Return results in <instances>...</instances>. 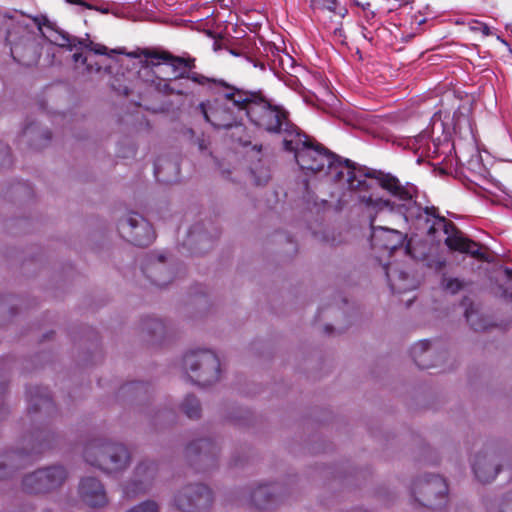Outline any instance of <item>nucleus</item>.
<instances>
[{
	"instance_id": "e433bc0d",
	"label": "nucleus",
	"mask_w": 512,
	"mask_h": 512,
	"mask_svg": "<svg viewBox=\"0 0 512 512\" xmlns=\"http://www.w3.org/2000/svg\"><path fill=\"white\" fill-rule=\"evenodd\" d=\"M312 5L319 6L330 11L336 12L337 0H311Z\"/></svg>"
},
{
	"instance_id": "9d476101",
	"label": "nucleus",
	"mask_w": 512,
	"mask_h": 512,
	"mask_svg": "<svg viewBox=\"0 0 512 512\" xmlns=\"http://www.w3.org/2000/svg\"><path fill=\"white\" fill-rule=\"evenodd\" d=\"M212 503V492L203 484L187 485L174 496V505L182 512H201L208 509Z\"/></svg>"
},
{
	"instance_id": "412c9836",
	"label": "nucleus",
	"mask_w": 512,
	"mask_h": 512,
	"mask_svg": "<svg viewBox=\"0 0 512 512\" xmlns=\"http://www.w3.org/2000/svg\"><path fill=\"white\" fill-rule=\"evenodd\" d=\"M142 54L151 60L152 65H159L160 61H164L169 63L171 66L173 77L171 78L173 81L178 80L179 78H175V75L180 73L181 71H186L184 69L183 64H180L178 60H181V57L173 56L169 52H155L150 50H144Z\"/></svg>"
},
{
	"instance_id": "dca6fc26",
	"label": "nucleus",
	"mask_w": 512,
	"mask_h": 512,
	"mask_svg": "<svg viewBox=\"0 0 512 512\" xmlns=\"http://www.w3.org/2000/svg\"><path fill=\"white\" fill-rule=\"evenodd\" d=\"M78 495L86 505L92 508H103L109 503L104 485L93 476L81 478L78 485Z\"/></svg>"
},
{
	"instance_id": "f03ea898",
	"label": "nucleus",
	"mask_w": 512,
	"mask_h": 512,
	"mask_svg": "<svg viewBox=\"0 0 512 512\" xmlns=\"http://www.w3.org/2000/svg\"><path fill=\"white\" fill-rule=\"evenodd\" d=\"M286 151L293 152L294 157L303 171L317 173L327 168L337 182H342L348 190L367 191V180L358 177L349 160L345 165L324 146L315 144L299 130L291 138L283 139Z\"/></svg>"
},
{
	"instance_id": "423d86ee",
	"label": "nucleus",
	"mask_w": 512,
	"mask_h": 512,
	"mask_svg": "<svg viewBox=\"0 0 512 512\" xmlns=\"http://www.w3.org/2000/svg\"><path fill=\"white\" fill-rule=\"evenodd\" d=\"M183 368L190 380L201 386L211 385L220 377L219 359L214 352L207 349L186 353Z\"/></svg>"
},
{
	"instance_id": "37998d69",
	"label": "nucleus",
	"mask_w": 512,
	"mask_h": 512,
	"mask_svg": "<svg viewBox=\"0 0 512 512\" xmlns=\"http://www.w3.org/2000/svg\"><path fill=\"white\" fill-rule=\"evenodd\" d=\"M66 1H67L68 3H70V4H78V5H82V6L86 7V8H88V9H92V8H93L91 5H89V4H87V3H85V2H83V1H81V0H66Z\"/></svg>"
},
{
	"instance_id": "c03bdc74",
	"label": "nucleus",
	"mask_w": 512,
	"mask_h": 512,
	"mask_svg": "<svg viewBox=\"0 0 512 512\" xmlns=\"http://www.w3.org/2000/svg\"><path fill=\"white\" fill-rule=\"evenodd\" d=\"M73 60H74V62L81 61L84 64L87 59L81 53H74Z\"/></svg>"
},
{
	"instance_id": "f257e3e1",
	"label": "nucleus",
	"mask_w": 512,
	"mask_h": 512,
	"mask_svg": "<svg viewBox=\"0 0 512 512\" xmlns=\"http://www.w3.org/2000/svg\"><path fill=\"white\" fill-rule=\"evenodd\" d=\"M376 179L378 185L387 191L393 200L383 198H372L371 196H360V201L377 214H385L396 218L395 225L405 228L409 224L418 229H426L428 235L436 236V229L450 227L446 219L437 215L435 207L423 208L418 202V189L410 183H402L396 176L390 173L374 171L366 174L365 177Z\"/></svg>"
},
{
	"instance_id": "7ed1b4c3",
	"label": "nucleus",
	"mask_w": 512,
	"mask_h": 512,
	"mask_svg": "<svg viewBox=\"0 0 512 512\" xmlns=\"http://www.w3.org/2000/svg\"><path fill=\"white\" fill-rule=\"evenodd\" d=\"M225 87L223 94L211 101L200 104L201 112L207 122L216 129L239 127L242 115L246 114V104L250 92L218 82Z\"/></svg>"
},
{
	"instance_id": "3c124183",
	"label": "nucleus",
	"mask_w": 512,
	"mask_h": 512,
	"mask_svg": "<svg viewBox=\"0 0 512 512\" xmlns=\"http://www.w3.org/2000/svg\"><path fill=\"white\" fill-rule=\"evenodd\" d=\"M100 11L104 14L108 13V9H101Z\"/></svg>"
},
{
	"instance_id": "58836bf2",
	"label": "nucleus",
	"mask_w": 512,
	"mask_h": 512,
	"mask_svg": "<svg viewBox=\"0 0 512 512\" xmlns=\"http://www.w3.org/2000/svg\"><path fill=\"white\" fill-rule=\"evenodd\" d=\"M155 176L157 177V179L159 181H162V182H165V183H170L172 182V179L171 178H168V177H165L163 174V165L162 163L159 161L155 164Z\"/></svg>"
},
{
	"instance_id": "5701e85b",
	"label": "nucleus",
	"mask_w": 512,
	"mask_h": 512,
	"mask_svg": "<svg viewBox=\"0 0 512 512\" xmlns=\"http://www.w3.org/2000/svg\"><path fill=\"white\" fill-rule=\"evenodd\" d=\"M143 330L156 339H161L166 335L167 327L165 323L157 318H149L143 323Z\"/></svg>"
},
{
	"instance_id": "bb28decb",
	"label": "nucleus",
	"mask_w": 512,
	"mask_h": 512,
	"mask_svg": "<svg viewBox=\"0 0 512 512\" xmlns=\"http://www.w3.org/2000/svg\"><path fill=\"white\" fill-rule=\"evenodd\" d=\"M161 508L157 501L155 500H145L142 501L131 508H129L126 512H160Z\"/></svg>"
},
{
	"instance_id": "473e14b6",
	"label": "nucleus",
	"mask_w": 512,
	"mask_h": 512,
	"mask_svg": "<svg viewBox=\"0 0 512 512\" xmlns=\"http://www.w3.org/2000/svg\"><path fill=\"white\" fill-rule=\"evenodd\" d=\"M469 28L473 32H481L484 36H489L491 34L489 26L478 20H472L469 23Z\"/></svg>"
},
{
	"instance_id": "f8f14e48",
	"label": "nucleus",
	"mask_w": 512,
	"mask_h": 512,
	"mask_svg": "<svg viewBox=\"0 0 512 512\" xmlns=\"http://www.w3.org/2000/svg\"><path fill=\"white\" fill-rule=\"evenodd\" d=\"M446 224L451 227L436 229V236L432 237L440 241V239L437 238V234L443 233L446 236L444 242L451 250L470 254L472 257L481 261H493V256L490 253L483 250L478 243L465 238L452 222L446 220Z\"/></svg>"
},
{
	"instance_id": "2f4dec72",
	"label": "nucleus",
	"mask_w": 512,
	"mask_h": 512,
	"mask_svg": "<svg viewBox=\"0 0 512 512\" xmlns=\"http://www.w3.org/2000/svg\"><path fill=\"white\" fill-rule=\"evenodd\" d=\"M251 173L256 185H264L270 179V173L266 167H261L259 172H257L256 169H253Z\"/></svg>"
},
{
	"instance_id": "4be33fe9",
	"label": "nucleus",
	"mask_w": 512,
	"mask_h": 512,
	"mask_svg": "<svg viewBox=\"0 0 512 512\" xmlns=\"http://www.w3.org/2000/svg\"><path fill=\"white\" fill-rule=\"evenodd\" d=\"M49 41L57 46L60 47H66L69 50H72L74 47H76L78 44L83 45V41L78 40L75 37H70L67 33L63 31H58L56 29H53L51 27V34L50 36H47Z\"/></svg>"
},
{
	"instance_id": "cd10ccee",
	"label": "nucleus",
	"mask_w": 512,
	"mask_h": 512,
	"mask_svg": "<svg viewBox=\"0 0 512 512\" xmlns=\"http://www.w3.org/2000/svg\"><path fill=\"white\" fill-rule=\"evenodd\" d=\"M53 407V402L48 395L41 396L39 399L31 400V409L35 412L39 411L49 414Z\"/></svg>"
},
{
	"instance_id": "09e8293b",
	"label": "nucleus",
	"mask_w": 512,
	"mask_h": 512,
	"mask_svg": "<svg viewBox=\"0 0 512 512\" xmlns=\"http://www.w3.org/2000/svg\"><path fill=\"white\" fill-rule=\"evenodd\" d=\"M127 55H128L129 57H134V58L138 57V55H137L135 52L127 53Z\"/></svg>"
},
{
	"instance_id": "0eeeda50",
	"label": "nucleus",
	"mask_w": 512,
	"mask_h": 512,
	"mask_svg": "<svg viewBox=\"0 0 512 512\" xmlns=\"http://www.w3.org/2000/svg\"><path fill=\"white\" fill-rule=\"evenodd\" d=\"M67 479L63 466H51L26 474L22 480V489L29 494L48 493L58 489Z\"/></svg>"
},
{
	"instance_id": "72a5a7b5",
	"label": "nucleus",
	"mask_w": 512,
	"mask_h": 512,
	"mask_svg": "<svg viewBox=\"0 0 512 512\" xmlns=\"http://www.w3.org/2000/svg\"><path fill=\"white\" fill-rule=\"evenodd\" d=\"M443 284L445 289L453 294L457 293L463 287V282L457 278L445 279Z\"/></svg>"
},
{
	"instance_id": "2eb2a0df",
	"label": "nucleus",
	"mask_w": 512,
	"mask_h": 512,
	"mask_svg": "<svg viewBox=\"0 0 512 512\" xmlns=\"http://www.w3.org/2000/svg\"><path fill=\"white\" fill-rule=\"evenodd\" d=\"M375 217L371 218V245L375 250H383L387 255L401 247L404 234L396 228L375 226Z\"/></svg>"
},
{
	"instance_id": "9b49d317",
	"label": "nucleus",
	"mask_w": 512,
	"mask_h": 512,
	"mask_svg": "<svg viewBox=\"0 0 512 512\" xmlns=\"http://www.w3.org/2000/svg\"><path fill=\"white\" fill-rule=\"evenodd\" d=\"M158 478V465L150 460L141 461L134 469L132 477L123 485L127 498H135L151 490Z\"/></svg>"
},
{
	"instance_id": "a19ab883",
	"label": "nucleus",
	"mask_w": 512,
	"mask_h": 512,
	"mask_svg": "<svg viewBox=\"0 0 512 512\" xmlns=\"http://www.w3.org/2000/svg\"><path fill=\"white\" fill-rule=\"evenodd\" d=\"M180 64H183L184 69L187 71V69H192L195 67V59L193 58H182L181 60H178Z\"/></svg>"
},
{
	"instance_id": "aec40b11",
	"label": "nucleus",
	"mask_w": 512,
	"mask_h": 512,
	"mask_svg": "<svg viewBox=\"0 0 512 512\" xmlns=\"http://www.w3.org/2000/svg\"><path fill=\"white\" fill-rule=\"evenodd\" d=\"M187 452L199 455L201 461L206 462L209 466H214L220 452V445L212 438H200L188 445Z\"/></svg>"
},
{
	"instance_id": "20e7f679",
	"label": "nucleus",
	"mask_w": 512,
	"mask_h": 512,
	"mask_svg": "<svg viewBox=\"0 0 512 512\" xmlns=\"http://www.w3.org/2000/svg\"><path fill=\"white\" fill-rule=\"evenodd\" d=\"M250 96L246 104V116L255 126L271 134H282L283 139L291 138L298 131L282 107L272 105L256 93L250 92Z\"/></svg>"
},
{
	"instance_id": "8fccbe9b",
	"label": "nucleus",
	"mask_w": 512,
	"mask_h": 512,
	"mask_svg": "<svg viewBox=\"0 0 512 512\" xmlns=\"http://www.w3.org/2000/svg\"><path fill=\"white\" fill-rule=\"evenodd\" d=\"M44 136H45V140H49L50 139V133L49 132H46Z\"/></svg>"
},
{
	"instance_id": "f3484780",
	"label": "nucleus",
	"mask_w": 512,
	"mask_h": 512,
	"mask_svg": "<svg viewBox=\"0 0 512 512\" xmlns=\"http://www.w3.org/2000/svg\"><path fill=\"white\" fill-rule=\"evenodd\" d=\"M411 356L415 364L421 369L439 366L445 354L440 352L437 346L431 345L427 340L415 343L411 348Z\"/></svg>"
},
{
	"instance_id": "4c0bfd02",
	"label": "nucleus",
	"mask_w": 512,
	"mask_h": 512,
	"mask_svg": "<svg viewBox=\"0 0 512 512\" xmlns=\"http://www.w3.org/2000/svg\"><path fill=\"white\" fill-rule=\"evenodd\" d=\"M506 274L507 280L504 284L503 295L512 301V273L510 270H506Z\"/></svg>"
},
{
	"instance_id": "7c9ffc66",
	"label": "nucleus",
	"mask_w": 512,
	"mask_h": 512,
	"mask_svg": "<svg viewBox=\"0 0 512 512\" xmlns=\"http://www.w3.org/2000/svg\"><path fill=\"white\" fill-rule=\"evenodd\" d=\"M87 47L91 51H93L95 54H98V55L111 56L112 54H123L124 53L123 49H112L109 51L106 46L101 45V44H94L92 42H90L89 45H87Z\"/></svg>"
},
{
	"instance_id": "39448f33",
	"label": "nucleus",
	"mask_w": 512,
	"mask_h": 512,
	"mask_svg": "<svg viewBox=\"0 0 512 512\" xmlns=\"http://www.w3.org/2000/svg\"><path fill=\"white\" fill-rule=\"evenodd\" d=\"M84 461L105 474L124 471L130 464L131 456L126 446L102 440H93L84 448Z\"/></svg>"
},
{
	"instance_id": "a878e982",
	"label": "nucleus",
	"mask_w": 512,
	"mask_h": 512,
	"mask_svg": "<svg viewBox=\"0 0 512 512\" xmlns=\"http://www.w3.org/2000/svg\"><path fill=\"white\" fill-rule=\"evenodd\" d=\"M465 316L467 322L476 331L486 330L489 327L487 320L474 310H467Z\"/></svg>"
},
{
	"instance_id": "603ef678",
	"label": "nucleus",
	"mask_w": 512,
	"mask_h": 512,
	"mask_svg": "<svg viewBox=\"0 0 512 512\" xmlns=\"http://www.w3.org/2000/svg\"><path fill=\"white\" fill-rule=\"evenodd\" d=\"M342 10H343V9H341V10L339 11V15H344V14H343V12H342Z\"/></svg>"
},
{
	"instance_id": "49530a36",
	"label": "nucleus",
	"mask_w": 512,
	"mask_h": 512,
	"mask_svg": "<svg viewBox=\"0 0 512 512\" xmlns=\"http://www.w3.org/2000/svg\"><path fill=\"white\" fill-rule=\"evenodd\" d=\"M32 134V128L31 127H27L24 131V135L25 136H30Z\"/></svg>"
},
{
	"instance_id": "1a4fd4ad",
	"label": "nucleus",
	"mask_w": 512,
	"mask_h": 512,
	"mask_svg": "<svg viewBox=\"0 0 512 512\" xmlns=\"http://www.w3.org/2000/svg\"><path fill=\"white\" fill-rule=\"evenodd\" d=\"M118 231L123 239L135 246H148L155 238L151 224L138 213H129L122 218Z\"/></svg>"
},
{
	"instance_id": "6e6552de",
	"label": "nucleus",
	"mask_w": 512,
	"mask_h": 512,
	"mask_svg": "<svg viewBox=\"0 0 512 512\" xmlns=\"http://www.w3.org/2000/svg\"><path fill=\"white\" fill-rule=\"evenodd\" d=\"M447 490V484L442 477L430 475L415 482L413 494L422 505L438 509L446 504Z\"/></svg>"
},
{
	"instance_id": "393cba45",
	"label": "nucleus",
	"mask_w": 512,
	"mask_h": 512,
	"mask_svg": "<svg viewBox=\"0 0 512 512\" xmlns=\"http://www.w3.org/2000/svg\"><path fill=\"white\" fill-rule=\"evenodd\" d=\"M152 86L160 93H163L165 95H171V94H178L182 95L183 91L177 90L175 87L171 85L173 80L170 79H163L160 77H156L152 81Z\"/></svg>"
},
{
	"instance_id": "6ab92c4d",
	"label": "nucleus",
	"mask_w": 512,
	"mask_h": 512,
	"mask_svg": "<svg viewBox=\"0 0 512 512\" xmlns=\"http://www.w3.org/2000/svg\"><path fill=\"white\" fill-rule=\"evenodd\" d=\"M472 468L476 478L483 483L494 480L500 470L496 456L487 452L475 456Z\"/></svg>"
},
{
	"instance_id": "a211bd4d",
	"label": "nucleus",
	"mask_w": 512,
	"mask_h": 512,
	"mask_svg": "<svg viewBox=\"0 0 512 512\" xmlns=\"http://www.w3.org/2000/svg\"><path fill=\"white\" fill-rule=\"evenodd\" d=\"M389 285L393 292L403 293L413 290L417 283L400 265L387 264L383 266Z\"/></svg>"
},
{
	"instance_id": "de8ad7c7",
	"label": "nucleus",
	"mask_w": 512,
	"mask_h": 512,
	"mask_svg": "<svg viewBox=\"0 0 512 512\" xmlns=\"http://www.w3.org/2000/svg\"><path fill=\"white\" fill-rule=\"evenodd\" d=\"M229 52H230V54H232L233 56H240V55H241V53H240V52H238V51H236V50H234V49H230V50H229Z\"/></svg>"
},
{
	"instance_id": "4468645a",
	"label": "nucleus",
	"mask_w": 512,
	"mask_h": 512,
	"mask_svg": "<svg viewBox=\"0 0 512 512\" xmlns=\"http://www.w3.org/2000/svg\"><path fill=\"white\" fill-rule=\"evenodd\" d=\"M288 494L289 489L283 483H264L252 490L250 499L256 508L267 509L279 504Z\"/></svg>"
},
{
	"instance_id": "79ce46f5",
	"label": "nucleus",
	"mask_w": 512,
	"mask_h": 512,
	"mask_svg": "<svg viewBox=\"0 0 512 512\" xmlns=\"http://www.w3.org/2000/svg\"><path fill=\"white\" fill-rule=\"evenodd\" d=\"M135 152H136L135 147H134L133 145H131V146L129 147V149H128V151H127V152L119 151V155H120L121 157H123V158H127V157H129V156H133V155H135Z\"/></svg>"
},
{
	"instance_id": "c756f323",
	"label": "nucleus",
	"mask_w": 512,
	"mask_h": 512,
	"mask_svg": "<svg viewBox=\"0 0 512 512\" xmlns=\"http://www.w3.org/2000/svg\"><path fill=\"white\" fill-rule=\"evenodd\" d=\"M175 78H187L200 85H205L211 81L208 77L204 75H201L196 72L189 73L187 71H181L180 73L175 75Z\"/></svg>"
},
{
	"instance_id": "c85d7f7f",
	"label": "nucleus",
	"mask_w": 512,
	"mask_h": 512,
	"mask_svg": "<svg viewBox=\"0 0 512 512\" xmlns=\"http://www.w3.org/2000/svg\"><path fill=\"white\" fill-rule=\"evenodd\" d=\"M488 512H512V494L505 497L499 503L491 504Z\"/></svg>"
},
{
	"instance_id": "ea45409f",
	"label": "nucleus",
	"mask_w": 512,
	"mask_h": 512,
	"mask_svg": "<svg viewBox=\"0 0 512 512\" xmlns=\"http://www.w3.org/2000/svg\"><path fill=\"white\" fill-rule=\"evenodd\" d=\"M116 82H118V79H115V81L112 83V87L115 91H117L119 94L121 95H125V96H128L129 93H130V90L127 86H123V85H116Z\"/></svg>"
},
{
	"instance_id": "c9c22d12",
	"label": "nucleus",
	"mask_w": 512,
	"mask_h": 512,
	"mask_svg": "<svg viewBox=\"0 0 512 512\" xmlns=\"http://www.w3.org/2000/svg\"><path fill=\"white\" fill-rule=\"evenodd\" d=\"M11 164L10 150L8 146L0 142V168Z\"/></svg>"
},
{
	"instance_id": "a18cd8bd",
	"label": "nucleus",
	"mask_w": 512,
	"mask_h": 512,
	"mask_svg": "<svg viewBox=\"0 0 512 512\" xmlns=\"http://www.w3.org/2000/svg\"><path fill=\"white\" fill-rule=\"evenodd\" d=\"M169 168H171L175 174L178 173V166L175 163L167 162L166 163Z\"/></svg>"
},
{
	"instance_id": "f704fd0d",
	"label": "nucleus",
	"mask_w": 512,
	"mask_h": 512,
	"mask_svg": "<svg viewBox=\"0 0 512 512\" xmlns=\"http://www.w3.org/2000/svg\"><path fill=\"white\" fill-rule=\"evenodd\" d=\"M10 456H0V479L7 477L10 474Z\"/></svg>"
},
{
	"instance_id": "ddd939ff",
	"label": "nucleus",
	"mask_w": 512,
	"mask_h": 512,
	"mask_svg": "<svg viewBox=\"0 0 512 512\" xmlns=\"http://www.w3.org/2000/svg\"><path fill=\"white\" fill-rule=\"evenodd\" d=\"M143 274L156 286L164 287L175 277L163 254L151 253L142 262Z\"/></svg>"
},
{
	"instance_id": "b1692460",
	"label": "nucleus",
	"mask_w": 512,
	"mask_h": 512,
	"mask_svg": "<svg viewBox=\"0 0 512 512\" xmlns=\"http://www.w3.org/2000/svg\"><path fill=\"white\" fill-rule=\"evenodd\" d=\"M181 410L190 419H198L201 415L199 400L193 395H187L181 403Z\"/></svg>"
}]
</instances>
